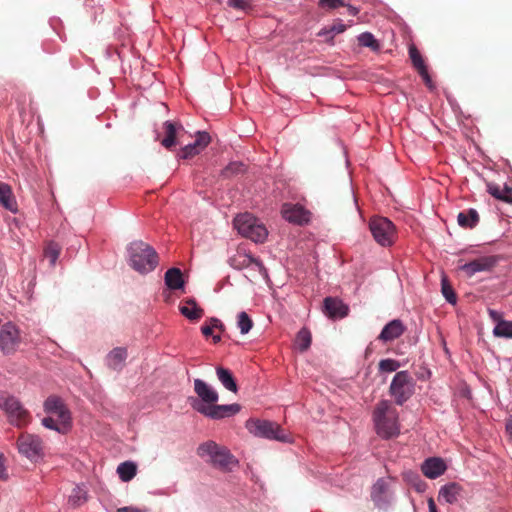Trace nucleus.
<instances>
[{
  "mask_svg": "<svg viewBox=\"0 0 512 512\" xmlns=\"http://www.w3.org/2000/svg\"><path fill=\"white\" fill-rule=\"evenodd\" d=\"M87 501V492L81 486L73 488L68 498V504L72 507H78Z\"/></svg>",
  "mask_w": 512,
  "mask_h": 512,
  "instance_id": "30",
  "label": "nucleus"
},
{
  "mask_svg": "<svg viewBox=\"0 0 512 512\" xmlns=\"http://www.w3.org/2000/svg\"><path fill=\"white\" fill-rule=\"evenodd\" d=\"M490 319L496 323L493 335L498 338L512 339V321L503 319V314L494 309H488Z\"/></svg>",
  "mask_w": 512,
  "mask_h": 512,
  "instance_id": "16",
  "label": "nucleus"
},
{
  "mask_svg": "<svg viewBox=\"0 0 512 512\" xmlns=\"http://www.w3.org/2000/svg\"><path fill=\"white\" fill-rule=\"evenodd\" d=\"M372 419L376 433L381 438L390 439L399 435V414L391 401H379L373 410Z\"/></svg>",
  "mask_w": 512,
  "mask_h": 512,
  "instance_id": "3",
  "label": "nucleus"
},
{
  "mask_svg": "<svg viewBox=\"0 0 512 512\" xmlns=\"http://www.w3.org/2000/svg\"><path fill=\"white\" fill-rule=\"evenodd\" d=\"M216 373L219 381L227 390L234 393L237 392L238 387L230 370L223 367H218L216 369Z\"/></svg>",
  "mask_w": 512,
  "mask_h": 512,
  "instance_id": "27",
  "label": "nucleus"
},
{
  "mask_svg": "<svg viewBox=\"0 0 512 512\" xmlns=\"http://www.w3.org/2000/svg\"><path fill=\"white\" fill-rule=\"evenodd\" d=\"M0 408L6 413L8 422L17 427H26L32 420L30 412L14 396L1 395Z\"/></svg>",
  "mask_w": 512,
  "mask_h": 512,
  "instance_id": "7",
  "label": "nucleus"
},
{
  "mask_svg": "<svg viewBox=\"0 0 512 512\" xmlns=\"http://www.w3.org/2000/svg\"><path fill=\"white\" fill-rule=\"evenodd\" d=\"M136 472V464L130 461L123 462L117 467V473L123 482L132 480L135 477Z\"/></svg>",
  "mask_w": 512,
  "mask_h": 512,
  "instance_id": "29",
  "label": "nucleus"
},
{
  "mask_svg": "<svg viewBox=\"0 0 512 512\" xmlns=\"http://www.w3.org/2000/svg\"><path fill=\"white\" fill-rule=\"evenodd\" d=\"M247 430L256 437L289 442L290 436L276 422L263 419H249L246 422Z\"/></svg>",
  "mask_w": 512,
  "mask_h": 512,
  "instance_id": "6",
  "label": "nucleus"
},
{
  "mask_svg": "<svg viewBox=\"0 0 512 512\" xmlns=\"http://www.w3.org/2000/svg\"><path fill=\"white\" fill-rule=\"evenodd\" d=\"M245 171V166L241 162H231L223 170L222 175L226 178H230Z\"/></svg>",
  "mask_w": 512,
  "mask_h": 512,
  "instance_id": "33",
  "label": "nucleus"
},
{
  "mask_svg": "<svg viewBox=\"0 0 512 512\" xmlns=\"http://www.w3.org/2000/svg\"><path fill=\"white\" fill-rule=\"evenodd\" d=\"M6 477V468L4 465V459L0 456V479H4Z\"/></svg>",
  "mask_w": 512,
  "mask_h": 512,
  "instance_id": "50",
  "label": "nucleus"
},
{
  "mask_svg": "<svg viewBox=\"0 0 512 512\" xmlns=\"http://www.w3.org/2000/svg\"><path fill=\"white\" fill-rule=\"evenodd\" d=\"M420 76L423 78L425 84L428 86V87H431V83H432V80L428 74V70H427V67L424 68V70H420L418 71Z\"/></svg>",
  "mask_w": 512,
  "mask_h": 512,
  "instance_id": "45",
  "label": "nucleus"
},
{
  "mask_svg": "<svg viewBox=\"0 0 512 512\" xmlns=\"http://www.w3.org/2000/svg\"><path fill=\"white\" fill-rule=\"evenodd\" d=\"M311 334L307 329H301L297 333L296 344L301 352L306 351L311 345Z\"/></svg>",
  "mask_w": 512,
  "mask_h": 512,
  "instance_id": "32",
  "label": "nucleus"
},
{
  "mask_svg": "<svg viewBox=\"0 0 512 512\" xmlns=\"http://www.w3.org/2000/svg\"><path fill=\"white\" fill-rule=\"evenodd\" d=\"M117 512H148L147 509H140L132 506H125L117 509Z\"/></svg>",
  "mask_w": 512,
  "mask_h": 512,
  "instance_id": "46",
  "label": "nucleus"
},
{
  "mask_svg": "<svg viewBox=\"0 0 512 512\" xmlns=\"http://www.w3.org/2000/svg\"><path fill=\"white\" fill-rule=\"evenodd\" d=\"M47 414L41 421L42 425L50 430L66 434L72 427V416L64 401L55 395L49 396L43 404Z\"/></svg>",
  "mask_w": 512,
  "mask_h": 512,
  "instance_id": "2",
  "label": "nucleus"
},
{
  "mask_svg": "<svg viewBox=\"0 0 512 512\" xmlns=\"http://www.w3.org/2000/svg\"><path fill=\"white\" fill-rule=\"evenodd\" d=\"M349 13L351 15H356L358 13V10L355 7L349 6Z\"/></svg>",
  "mask_w": 512,
  "mask_h": 512,
  "instance_id": "52",
  "label": "nucleus"
},
{
  "mask_svg": "<svg viewBox=\"0 0 512 512\" xmlns=\"http://www.w3.org/2000/svg\"><path fill=\"white\" fill-rule=\"evenodd\" d=\"M441 291H442L443 296L449 303H451V304L456 303V300H457L456 294H455L452 286L450 285V283L448 282V280L445 277H443L442 281H441Z\"/></svg>",
  "mask_w": 512,
  "mask_h": 512,
  "instance_id": "37",
  "label": "nucleus"
},
{
  "mask_svg": "<svg viewBox=\"0 0 512 512\" xmlns=\"http://www.w3.org/2000/svg\"><path fill=\"white\" fill-rule=\"evenodd\" d=\"M127 358V350L123 347L114 348L106 357L107 365L113 370H121Z\"/></svg>",
  "mask_w": 512,
  "mask_h": 512,
  "instance_id": "24",
  "label": "nucleus"
},
{
  "mask_svg": "<svg viewBox=\"0 0 512 512\" xmlns=\"http://www.w3.org/2000/svg\"><path fill=\"white\" fill-rule=\"evenodd\" d=\"M215 329H219L220 331H223L224 330L223 323L221 322V326H215Z\"/></svg>",
  "mask_w": 512,
  "mask_h": 512,
  "instance_id": "54",
  "label": "nucleus"
},
{
  "mask_svg": "<svg viewBox=\"0 0 512 512\" xmlns=\"http://www.w3.org/2000/svg\"><path fill=\"white\" fill-rule=\"evenodd\" d=\"M323 304V312L329 318H343L348 314V306L338 298L327 297Z\"/></svg>",
  "mask_w": 512,
  "mask_h": 512,
  "instance_id": "18",
  "label": "nucleus"
},
{
  "mask_svg": "<svg viewBox=\"0 0 512 512\" xmlns=\"http://www.w3.org/2000/svg\"><path fill=\"white\" fill-rule=\"evenodd\" d=\"M415 392V380L407 371L395 374L389 387V393L397 405H403Z\"/></svg>",
  "mask_w": 512,
  "mask_h": 512,
  "instance_id": "9",
  "label": "nucleus"
},
{
  "mask_svg": "<svg viewBox=\"0 0 512 512\" xmlns=\"http://www.w3.org/2000/svg\"><path fill=\"white\" fill-rule=\"evenodd\" d=\"M345 30H346V25L343 24L342 22H338V23L333 24L329 30H321L318 33V35L322 36V35H325L328 33L339 34V33H343Z\"/></svg>",
  "mask_w": 512,
  "mask_h": 512,
  "instance_id": "43",
  "label": "nucleus"
},
{
  "mask_svg": "<svg viewBox=\"0 0 512 512\" xmlns=\"http://www.w3.org/2000/svg\"><path fill=\"white\" fill-rule=\"evenodd\" d=\"M251 266H253L255 268V270L259 272L260 275H262L264 277L267 276V270H266L264 264L262 263V261L259 260L258 258H254V261L251 264Z\"/></svg>",
  "mask_w": 512,
  "mask_h": 512,
  "instance_id": "44",
  "label": "nucleus"
},
{
  "mask_svg": "<svg viewBox=\"0 0 512 512\" xmlns=\"http://www.w3.org/2000/svg\"><path fill=\"white\" fill-rule=\"evenodd\" d=\"M201 332L202 334L205 336V337H208L210 335H212L213 333V329H212V326H208V325H202L201 327Z\"/></svg>",
  "mask_w": 512,
  "mask_h": 512,
  "instance_id": "49",
  "label": "nucleus"
},
{
  "mask_svg": "<svg viewBox=\"0 0 512 512\" xmlns=\"http://www.w3.org/2000/svg\"><path fill=\"white\" fill-rule=\"evenodd\" d=\"M427 502H428L429 512H438L436 504H435V501H434L433 498H429Z\"/></svg>",
  "mask_w": 512,
  "mask_h": 512,
  "instance_id": "51",
  "label": "nucleus"
},
{
  "mask_svg": "<svg viewBox=\"0 0 512 512\" xmlns=\"http://www.w3.org/2000/svg\"><path fill=\"white\" fill-rule=\"evenodd\" d=\"M17 447L20 454L30 460H33L41 456L43 451V442L37 435L22 433L18 437Z\"/></svg>",
  "mask_w": 512,
  "mask_h": 512,
  "instance_id": "12",
  "label": "nucleus"
},
{
  "mask_svg": "<svg viewBox=\"0 0 512 512\" xmlns=\"http://www.w3.org/2000/svg\"><path fill=\"white\" fill-rule=\"evenodd\" d=\"M498 263L496 256H482L461 266V270L468 276H473L478 272L490 271Z\"/></svg>",
  "mask_w": 512,
  "mask_h": 512,
  "instance_id": "15",
  "label": "nucleus"
},
{
  "mask_svg": "<svg viewBox=\"0 0 512 512\" xmlns=\"http://www.w3.org/2000/svg\"><path fill=\"white\" fill-rule=\"evenodd\" d=\"M237 319V326L240 329V332L242 334H247L253 327L252 319L245 311L240 312L237 316Z\"/></svg>",
  "mask_w": 512,
  "mask_h": 512,
  "instance_id": "34",
  "label": "nucleus"
},
{
  "mask_svg": "<svg viewBox=\"0 0 512 512\" xmlns=\"http://www.w3.org/2000/svg\"><path fill=\"white\" fill-rule=\"evenodd\" d=\"M0 204L4 208H6L12 212H15L17 210L16 201L14 200V198L12 196V191H11L10 187L7 184L1 183V182H0Z\"/></svg>",
  "mask_w": 512,
  "mask_h": 512,
  "instance_id": "28",
  "label": "nucleus"
},
{
  "mask_svg": "<svg viewBox=\"0 0 512 512\" xmlns=\"http://www.w3.org/2000/svg\"><path fill=\"white\" fill-rule=\"evenodd\" d=\"M198 455L201 458L207 457V460L215 467L228 469L230 465L236 464L234 456L230 451L220 446L214 441H207L198 447Z\"/></svg>",
  "mask_w": 512,
  "mask_h": 512,
  "instance_id": "8",
  "label": "nucleus"
},
{
  "mask_svg": "<svg viewBox=\"0 0 512 512\" xmlns=\"http://www.w3.org/2000/svg\"><path fill=\"white\" fill-rule=\"evenodd\" d=\"M199 149L196 148L192 143L190 144H187L185 145L182 149H181V155L180 157L183 158V159H188V158H191L197 154H199Z\"/></svg>",
  "mask_w": 512,
  "mask_h": 512,
  "instance_id": "41",
  "label": "nucleus"
},
{
  "mask_svg": "<svg viewBox=\"0 0 512 512\" xmlns=\"http://www.w3.org/2000/svg\"><path fill=\"white\" fill-rule=\"evenodd\" d=\"M400 362L395 360V359H391V358H387V359H382L380 360L379 364H378V368H379V371L380 372H385V373H391V372H394L396 370H398L400 368Z\"/></svg>",
  "mask_w": 512,
  "mask_h": 512,
  "instance_id": "36",
  "label": "nucleus"
},
{
  "mask_svg": "<svg viewBox=\"0 0 512 512\" xmlns=\"http://www.w3.org/2000/svg\"><path fill=\"white\" fill-rule=\"evenodd\" d=\"M506 432L509 435V440L512 442V416L506 420Z\"/></svg>",
  "mask_w": 512,
  "mask_h": 512,
  "instance_id": "47",
  "label": "nucleus"
},
{
  "mask_svg": "<svg viewBox=\"0 0 512 512\" xmlns=\"http://www.w3.org/2000/svg\"><path fill=\"white\" fill-rule=\"evenodd\" d=\"M21 344V333L19 328L7 322L0 329V350L5 356L14 355Z\"/></svg>",
  "mask_w": 512,
  "mask_h": 512,
  "instance_id": "11",
  "label": "nucleus"
},
{
  "mask_svg": "<svg viewBox=\"0 0 512 512\" xmlns=\"http://www.w3.org/2000/svg\"><path fill=\"white\" fill-rule=\"evenodd\" d=\"M130 265L140 273H148L158 265L157 252L143 241H134L128 247Z\"/></svg>",
  "mask_w": 512,
  "mask_h": 512,
  "instance_id": "4",
  "label": "nucleus"
},
{
  "mask_svg": "<svg viewBox=\"0 0 512 512\" xmlns=\"http://www.w3.org/2000/svg\"><path fill=\"white\" fill-rule=\"evenodd\" d=\"M282 216L289 222L304 225L310 221L311 213L298 204H284L282 207Z\"/></svg>",
  "mask_w": 512,
  "mask_h": 512,
  "instance_id": "14",
  "label": "nucleus"
},
{
  "mask_svg": "<svg viewBox=\"0 0 512 512\" xmlns=\"http://www.w3.org/2000/svg\"><path fill=\"white\" fill-rule=\"evenodd\" d=\"M210 140V136L207 132H197L196 139L192 144L198 148L200 152L210 143Z\"/></svg>",
  "mask_w": 512,
  "mask_h": 512,
  "instance_id": "39",
  "label": "nucleus"
},
{
  "mask_svg": "<svg viewBox=\"0 0 512 512\" xmlns=\"http://www.w3.org/2000/svg\"><path fill=\"white\" fill-rule=\"evenodd\" d=\"M479 214L475 209H468L460 212L457 216L459 226L465 229L474 228L479 222Z\"/></svg>",
  "mask_w": 512,
  "mask_h": 512,
  "instance_id": "25",
  "label": "nucleus"
},
{
  "mask_svg": "<svg viewBox=\"0 0 512 512\" xmlns=\"http://www.w3.org/2000/svg\"><path fill=\"white\" fill-rule=\"evenodd\" d=\"M228 5L237 10L246 11L251 7L250 0H228Z\"/></svg>",
  "mask_w": 512,
  "mask_h": 512,
  "instance_id": "42",
  "label": "nucleus"
},
{
  "mask_svg": "<svg viewBox=\"0 0 512 512\" xmlns=\"http://www.w3.org/2000/svg\"><path fill=\"white\" fill-rule=\"evenodd\" d=\"M409 56L413 63V66L417 69V71L424 70L426 67L424 60L418 49L415 46H410L409 48Z\"/></svg>",
  "mask_w": 512,
  "mask_h": 512,
  "instance_id": "38",
  "label": "nucleus"
},
{
  "mask_svg": "<svg viewBox=\"0 0 512 512\" xmlns=\"http://www.w3.org/2000/svg\"><path fill=\"white\" fill-rule=\"evenodd\" d=\"M358 43L360 46L368 47L372 51H378L380 49L379 42L375 39L373 34H371L370 32L361 33L358 36Z\"/></svg>",
  "mask_w": 512,
  "mask_h": 512,
  "instance_id": "31",
  "label": "nucleus"
},
{
  "mask_svg": "<svg viewBox=\"0 0 512 512\" xmlns=\"http://www.w3.org/2000/svg\"><path fill=\"white\" fill-rule=\"evenodd\" d=\"M461 493L462 487L459 484L455 482L449 483L440 488L438 501L441 502L443 500L445 503L455 504L459 500Z\"/></svg>",
  "mask_w": 512,
  "mask_h": 512,
  "instance_id": "19",
  "label": "nucleus"
},
{
  "mask_svg": "<svg viewBox=\"0 0 512 512\" xmlns=\"http://www.w3.org/2000/svg\"><path fill=\"white\" fill-rule=\"evenodd\" d=\"M220 340H221L220 335H214V336H213V342H214V343H218Z\"/></svg>",
  "mask_w": 512,
  "mask_h": 512,
  "instance_id": "53",
  "label": "nucleus"
},
{
  "mask_svg": "<svg viewBox=\"0 0 512 512\" xmlns=\"http://www.w3.org/2000/svg\"><path fill=\"white\" fill-rule=\"evenodd\" d=\"M194 391L198 398L191 399V406L197 412L212 419H222L237 414L239 404L218 405V393L201 379L194 380Z\"/></svg>",
  "mask_w": 512,
  "mask_h": 512,
  "instance_id": "1",
  "label": "nucleus"
},
{
  "mask_svg": "<svg viewBox=\"0 0 512 512\" xmlns=\"http://www.w3.org/2000/svg\"><path fill=\"white\" fill-rule=\"evenodd\" d=\"M253 261L254 257L244 247H239L236 253L229 258L230 266L238 270L250 267Z\"/></svg>",
  "mask_w": 512,
  "mask_h": 512,
  "instance_id": "22",
  "label": "nucleus"
},
{
  "mask_svg": "<svg viewBox=\"0 0 512 512\" xmlns=\"http://www.w3.org/2000/svg\"><path fill=\"white\" fill-rule=\"evenodd\" d=\"M184 133V128L181 124L165 121L163 123V138L160 136L157 139L160 141L161 145L168 149L172 150L176 145L181 143V137Z\"/></svg>",
  "mask_w": 512,
  "mask_h": 512,
  "instance_id": "13",
  "label": "nucleus"
},
{
  "mask_svg": "<svg viewBox=\"0 0 512 512\" xmlns=\"http://www.w3.org/2000/svg\"><path fill=\"white\" fill-rule=\"evenodd\" d=\"M487 192L497 200L512 204V188L507 184L501 187L497 183L488 182Z\"/></svg>",
  "mask_w": 512,
  "mask_h": 512,
  "instance_id": "23",
  "label": "nucleus"
},
{
  "mask_svg": "<svg viewBox=\"0 0 512 512\" xmlns=\"http://www.w3.org/2000/svg\"><path fill=\"white\" fill-rule=\"evenodd\" d=\"M421 469L427 478L435 479L445 472L446 466L440 458H429L422 464Z\"/></svg>",
  "mask_w": 512,
  "mask_h": 512,
  "instance_id": "21",
  "label": "nucleus"
},
{
  "mask_svg": "<svg viewBox=\"0 0 512 512\" xmlns=\"http://www.w3.org/2000/svg\"><path fill=\"white\" fill-rule=\"evenodd\" d=\"M179 310L184 317L193 322L198 321L204 315V310L192 298L184 300L179 306Z\"/></svg>",
  "mask_w": 512,
  "mask_h": 512,
  "instance_id": "20",
  "label": "nucleus"
},
{
  "mask_svg": "<svg viewBox=\"0 0 512 512\" xmlns=\"http://www.w3.org/2000/svg\"><path fill=\"white\" fill-rule=\"evenodd\" d=\"M345 5L343 0H319L318 2V6L325 10H333Z\"/></svg>",
  "mask_w": 512,
  "mask_h": 512,
  "instance_id": "40",
  "label": "nucleus"
},
{
  "mask_svg": "<svg viewBox=\"0 0 512 512\" xmlns=\"http://www.w3.org/2000/svg\"><path fill=\"white\" fill-rule=\"evenodd\" d=\"M406 331V327L399 319H394L387 323L378 336V340L387 343L401 337Z\"/></svg>",
  "mask_w": 512,
  "mask_h": 512,
  "instance_id": "17",
  "label": "nucleus"
},
{
  "mask_svg": "<svg viewBox=\"0 0 512 512\" xmlns=\"http://www.w3.org/2000/svg\"><path fill=\"white\" fill-rule=\"evenodd\" d=\"M165 284L172 290L182 288L184 285L182 271L175 267L168 269L165 273Z\"/></svg>",
  "mask_w": 512,
  "mask_h": 512,
  "instance_id": "26",
  "label": "nucleus"
},
{
  "mask_svg": "<svg viewBox=\"0 0 512 512\" xmlns=\"http://www.w3.org/2000/svg\"><path fill=\"white\" fill-rule=\"evenodd\" d=\"M234 227L245 238L263 243L268 235L266 227L252 214L244 213L234 219Z\"/></svg>",
  "mask_w": 512,
  "mask_h": 512,
  "instance_id": "5",
  "label": "nucleus"
},
{
  "mask_svg": "<svg viewBox=\"0 0 512 512\" xmlns=\"http://www.w3.org/2000/svg\"><path fill=\"white\" fill-rule=\"evenodd\" d=\"M205 325L212 326V329H215V326H221V321L217 318H209Z\"/></svg>",
  "mask_w": 512,
  "mask_h": 512,
  "instance_id": "48",
  "label": "nucleus"
},
{
  "mask_svg": "<svg viewBox=\"0 0 512 512\" xmlns=\"http://www.w3.org/2000/svg\"><path fill=\"white\" fill-rule=\"evenodd\" d=\"M370 231L375 241L381 246H390L396 239L394 224L385 217H373L369 223Z\"/></svg>",
  "mask_w": 512,
  "mask_h": 512,
  "instance_id": "10",
  "label": "nucleus"
},
{
  "mask_svg": "<svg viewBox=\"0 0 512 512\" xmlns=\"http://www.w3.org/2000/svg\"><path fill=\"white\" fill-rule=\"evenodd\" d=\"M59 254H60V247L57 243L51 242L44 249V256H45V258H47L49 260V262L52 266L55 265V263L59 257Z\"/></svg>",
  "mask_w": 512,
  "mask_h": 512,
  "instance_id": "35",
  "label": "nucleus"
}]
</instances>
